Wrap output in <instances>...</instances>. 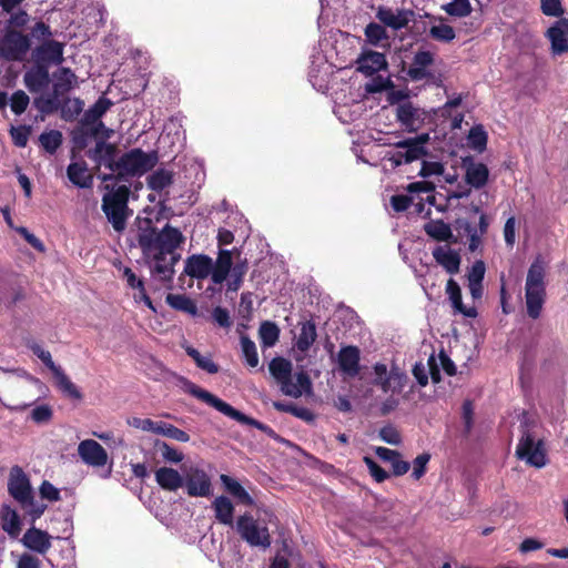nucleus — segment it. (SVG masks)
<instances>
[{"mask_svg":"<svg viewBox=\"0 0 568 568\" xmlns=\"http://www.w3.org/2000/svg\"><path fill=\"white\" fill-rule=\"evenodd\" d=\"M365 465L367 466L371 476L377 481L382 483L386 478H388L387 471H385L373 458L365 456L363 458Z\"/></svg>","mask_w":568,"mask_h":568,"instance_id":"nucleus-55","label":"nucleus"},{"mask_svg":"<svg viewBox=\"0 0 568 568\" xmlns=\"http://www.w3.org/2000/svg\"><path fill=\"white\" fill-rule=\"evenodd\" d=\"M465 180L469 186L481 189L486 185L489 178V170L484 163L469 161L465 163Z\"/></svg>","mask_w":568,"mask_h":568,"instance_id":"nucleus-26","label":"nucleus"},{"mask_svg":"<svg viewBox=\"0 0 568 568\" xmlns=\"http://www.w3.org/2000/svg\"><path fill=\"white\" fill-rule=\"evenodd\" d=\"M447 14L456 18H465L473 11L471 3L469 0H453L442 6Z\"/></svg>","mask_w":568,"mask_h":568,"instance_id":"nucleus-43","label":"nucleus"},{"mask_svg":"<svg viewBox=\"0 0 568 568\" xmlns=\"http://www.w3.org/2000/svg\"><path fill=\"white\" fill-rule=\"evenodd\" d=\"M398 121L409 131H417L424 123L426 113L410 102H404L397 106Z\"/></svg>","mask_w":568,"mask_h":568,"instance_id":"nucleus-17","label":"nucleus"},{"mask_svg":"<svg viewBox=\"0 0 568 568\" xmlns=\"http://www.w3.org/2000/svg\"><path fill=\"white\" fill-rule=\"evenodd\" d=\"M365 36L368 42L373 45H377L382 40L387 38L384 27L375 22L366 26Z\"/></svg>","mask_w":568,"mask_h":568,"instance_id":"nucleus-50","label":"nucleus"},{"mask_svg":"<svg viewBox=\"0 0 568 568\" xmlns=\"http://www.w3.org/2000/svg\"><path fill=\"white\" fill-rule=\"evenodd\" d=\"M52 539L53 537L47 531L31 527L24 532L21 542L31 551L44 555L51 548Z\"/></svg>","mask_w":568,"mask_h":568,"instance_id":"nucleus-16","label":"nucleus"},{"mask_svg":"<svg viewBox=\"0 0 568 568\" xmlns=\"http://www.w3.org/2000/svg\"><path fill=\"white\" fill-rule=\"evenodd\" d=\"M379 437L389 445H399L402 442L399 432L393 426L383 427L379 430Z\"/></svg>","mask_w":568,"mask_h":568,"instance_id":"nucleus-59","label":"nucleus"},{"mask_svg":"<svg viewBox=\"0 0 568 568\" xmlns=\"http://www.w3.org/2000/svg\"><path fill=\"white\" fill-rule=\"evenodd\" d=\"M430 459L429 454H420L413 462L412 477L416 480L422 478L426 473V466Z\"/></svg>","mask_w":568,"mask_h":568,"instance_id":"nucleus-56","label":"nucleus"},{"mask_svg":"<svg viewBox=\"0 0 568 568\" xmlns=\"http://www.w3.org/2000/svg\"><path fill=\"white\" fill-rule=\"evenodd\" d=\"M11 138L17 146L23 148L28 143L30 130L27 126H12L10 130Z\"/></svg>","mask_w":568,"mask_h":568,"instance_id":"nucleus-58","label":"nucleus"},{"mask_svg":"<svg viewBox=\"0 0 568 568\" xmlns=\"http://www.w3.org/2000/svg\"><path fill=\"white\" fill-rule=\"evenodd\" d=\"M154 448L161 453L163 459L168 463L179 464L184 459L183 453L163 440L156 439L154 442Z\"/></svg>","mask_w":568,"mask_h":568,"instance_id":"nucleus-45","label":"nucleus"},{"mask_svg":"<svg viewBox=\"0 0 568 568\" xmlns=\"http://www.w3.org/2000/svg\"><path fill=\"white\" fill-rule=\"evenodd\" d=\"M429 135L427 133L420 134L415 139H408L397 143L399 149L387 161L390 162L393 168L399 166L403 163H410L422 159L426 154L425 144L428 142Z\"/></svg>","mask_w":568,"mask_h":568,"instance_id":"nucleus-8","label":"nucleus"},{"mask_svg":"<svg viewBox=\"0 0 568 568\" xmlns=\"http://www.w3.org/2000/svg\"><path fill=\"white\" fill-rule=\"evenodd\" d=\"M39 141L43 149L49 153H54L62 142V134L52 130L40 135Z\"/></svg>","mask_w":568,"mask_h":568,"instance_id":"nucleus-48","label":"nucleus"},{"mask_svg":"<svg viewBox=\"0 0 568 568\" xmlns=\"http://www.w3.org/2000/svg\"><path fill=\"white\" fill-rule=\"evenodd\" d=\"M213 271V260L204 254H193L184 262V273L195 280H205Z\"/></svg>","mask_w":568,"mask_h":568,"instance_id":"nucleus-15","label":"nucleus"},{"mask_svg":"<svg viewBox=\"0 0 568 568\" xmlns=\"http://www.w3.org/2000/svg\"><path fill=\"white\" fill-rule=\"evenodd\" d=\"M29 47L26 36L17 31H9L0 42V53L8 60H21Z\"/></svg>","mask_w":568,"mask_h":568,"instance_id":"nucleus-11","label":"nucleus"},{"mask_svg":"<svg viewBox=\"0 0 568 568\" xmlns=\"http://www.w3.org/2000/svg\"><path fill=\"white\" fill-rule=\"evenodd\" d=\"M375 379L374 383L387 392H400L404 386L406 376L400 373L397 368L390 371L387 369L385 364L377 363L374 366Z\"/></svg>","mask_w":568,"mask_h":568,"instance_id":"nucleus-12","label":"nucleus"},{"mask_svg":"<svg viewBox=\"0 0 568 568\" xmlns=\"http://www.w3.org/2000/svg\"><path fill=\"white\" fill-rule=\"evenodd\" d=\"M37 62L44 64H60L63 61V44L50 40L42 43L34 52Z\"/></svg>","mask_w":568,"mask_h":568,"instance_id":"nucleus-20","label":"nucleus"},{"mask_svg":"<svg viewBox=\"0 0 568 568\" xmlns=\"http://www.w3.org/2000/svg\"><path fill=\"white\" fill-rule=\"evenodd\" d=\"M236 530L241 538L252 547L266 549L271 546L268 528L250 514L237 518Z\"/></svg>","mask_w":568,"mask_h":568,"instance_id":"nucleus-6","label":"nucleus"},{"mask_svg":"<svg viewBox=\"0 0 568 568\" xmlns=\"http://www.w3.org/2000/svg\"><path fill=\"white\" fill-rule=\"evenodd\" d=\"M485 264L483 261H476L468 272V283H483L485 276Z\"/></svg>","mask_w":568,"mask_h":568,"instance_id":"nucleus-60","label":"nucleus"},{"mask_svg":"<svg viewBox=\"0 0 568 568\" xmlns=\"http://www.w3.org/2000/svg\"><path fill=\"white\" fill-rule=\"evenodd\" d=\"M34 106L41 113H52L59 108V95L54 92L52 95H40L34 99Z\"/></svg>","mask_w":568,"mask_h":568,"instance_id":"nucleus-47","label":"nucleus"},{"mask_svg":"<svg viewBox=\"0 0 568 568\" xmlns=\"http://www.w3.org/2000/svg\"><path fill=\"white\" fill-rule=\"evenodd\" d=\"M129 187L120 185L109 190L102 199V211L116 232H122L129 217Z\"/></svg>","mask_w":568,"mask_h":568,"instance_id":"nucleus-4","label":"nucleus"},{"mask_svg":"<svg viewBox=\"0 0 568 568\" xmlns=\"http://www.w3.org/2000/svg\"><path fill=\"white\" fill-rule=\"evenodd\" d=\"M446 293L449 297L452 306L457 313H460L467 317H475L477 315L475 307H467L463 304L462 291L458 283L455 280H448L446 285Z\"/></svg>","mask_w":568,"mask_h":568,"instance_id":"nucleus-29","label":"nucleus"},{"mask_svg":"<svg viewBox=\"0 0 568 568\" xmlns=\"http://www.w3.org/2000/svg\"><path fill=\"white\" fill-rule=\"evenodd\" d=\"M138 242L143 255L153 261L152 272L162 281H171L181 255L175 250L184 242L180 230L166 224L160 232L150 219L139 221Z\"/></svg>","mask_w":568,"mask_h":568,"instance_id":"nucleus-1","label":"nucleus"},{"mask_svg":"<svg viewBox=\"0 0 568 568\" xmlns=\"http://www.w3.org/2000/svg\"><path fill=\"white\" fill-rule=\"evenodd\" d=\"M156 484L164 490L176 491L183 487V475L172 467H160L154 473Z\"/></svg>","mask_w":568,"mask_h":568,"instance_id":"nucleus-22","label":"nucleus"},{"mask_svg":"<svg viewBox=\"0 0 568 568\" xmlns=\"http://www.w3.org/2000/svg\"><path fill=\"white\" fill-rule=\"evenodd\" d=\"M435 261L449 274L459 272L462 257L458 251L452 248L448 244L438 245L433 251Z\"/></svg>","mask_w":568,"mask_h":568,"instance_id":"nucleus-18","label":"nucleus"},{"mask_svg":"<svg viewBox=\"0 0 568 568\" xmlns=\"http://www.w3.org/2000/svg\"><path fill=\"white\" fill-rule=\"evenodd\" d=\"M387 65L383 53L376 51L364 52L357 59V70L366 75H372Z\"/></svg>","mask_w":568,"mask_h":568,"instance_id":"nucleus-24","label":"nucleus"},{"mask_svg":"<svg viewBox=\"0 0 568 568\" xmlns=\"http://www.w3.org/2000/svg\"><path fill=\"white\" fill-rule=\"evenodd\" d=\"M377 19L385 26L398 30L407 26L409 19L408 13L402 10H393L381 7L376 13Z\"/></svg>","mask_w":568,"mask_h":568,"instance_id":"nucleus-28","label":"nucleus"},{"mask_svg":"<svg viewBox=\"0 0 568 568\" xmlns=\"http://www.w3.org/2000/svg\"><path fill=\"white\" fill-rule=\"evenodd\" d=\"M78 454L84 464L92 467H103L109 460L106 450L93 439L80 442Z\"/></svg>","mask_w":568,"mask_h":568,"instance_id":"nucleus-13","label":"nucleus"},{"mask_svg":"<svg viewBox=\"0 0 568 568\" xmlns=\"http://www.w3.org/2000/svg\"><path fill=\"white\" fill-rule=\"evenodd\" d=\"M316 327L312 322H305L301 325L300 335L296 339V347L300 352L305 353L310 349L316 339Z\"/></svg>","mask_w":568,"mask_h":568,"instance_id":"nucleus-37","label":"nucleus"},{"mask_svg":"<svg viewBox=\"0 0 568 568\" xmlns=\"http://www.w3.org/2000/svg\"><path fill=\"white\" fill-rule=\"evenodd\" d=\"M173 182V174L165 169L154 171L148 178V185L152 191L162 192L168 189Z\"/></svg>","mask_w":568,"mask_h":568,"instance_id":"nucleus-38","label":"nucleus"},{"mask_svg":"<svg viewBox=\"0 0 568 568\" xmlns=\"http://www.w3.org/2000/svg\"><path fill=\"white\" fill-rule=\"evenodd\" d=\"M155 434L162 435L164 437L174 439L180 443H186L190 440V436L186 432L162 420H159Z\"/></svg>","mask_w":568,"mask_h":568,"instance_id":"nucleus-42","label":"nucleus"},{"mask_svg":"<svg viewBox=\"0 0 568 568\" xmlns=\"http://www.w3.org/2000/svg\"><path fill=\"white\" fill-rule=\"evenodd\" d=\"M166 304L180 312L190 314L191 316L197 315V306L193 300L185 294H168L165 297Z\"/></svg>","mask_w":568,"mask_h":568,"instance_id":"nucleus-34","label":"nucleus"},{"mask_svg":"<svg viewBox=\"0 0 568 568\" xmlns=\"http://www.w3.org/2000/svg\"><path fill=\"white\" fill-rule=\"evenodd\" d=\"M179 383H180V387L187 394L194 396L195 398H197L199 400L205 403L206 405L215 408L217 412L222 413L223 415L241 423V424H245V425H250V426H253L262 432H264L265 434H267L270 437H274L275 436V432L268 427L267 425L265 424H262L261 422L252 418V417H248L246 415H244L243 413L236 410L235 408H233L230 404L223 402L222 399H220L219 397H216L215 395H213L212 393L199 387L197 385H195L194 383H192L191 381L184 378V377H180L179 378Z\"/></svg>","mask_w":568,"mask_h":568,"instance_id":"nucleus-2","label":"nucleus"},{"mask_svg":"<svg viewBox=\"0 0 568 568\" xmlns=\"http://www.w3.org/2000/svg\"><path fill=\"white\" fill-rule=\"evenodd\" d=\"M438 23H434L429 28V36L440 42H450L455 39L456 32L454 28L444 22L443 18L435 19Z\"/></svg>","mask_w":568,"mask_h":568,"instance_id":"nucleus-39","label":"nucleus"},{"mask_svg":"<svg viewBox=\"0 0 568 568\" xmlns=\"http://www.w3.org/2000/svg\"><path fill=\"white\" fill-rule=\"evenodd\" d=\"M50 77L47 67L39 65L24 74V84L30 92H40L49 85Z\"/></svg>","mask_w":568,"mask_h":568,"instance_id":"nucleus-27","label":"nucleus"},{"mask_svg":"<svg viewBox=\"0 0 568 568\" xmlns=\"http://www.w3.org/2000/svg\"><path fill=\"white\" fill-rule=\"evenodd\" d=\"M8 488L11 496L20 503L22 507L33 506L30 480L20 467L16 466L11 469Z\"/></svg>","mask_w":568,"mask_h":568,"instance_id":"nucleus-10","label":"nucleus"},{"mask_svg":"<svg viewBox=\"0 0 568 568\" xmlns=\"http://www.w3.org/2000/svg\"><path fill=\"white\" fill-rule=\"evenodd\" d=\"M337 363L346 377H355L359 373V349L356 346L342 347L337 354Z\"/></svg>","mask_w":568,"mask_h":568,"instance_id":"nucleus-19","label":"nucleus"},{"mask_svg":"<svg viewBox=\"0 0 568 568\" xmlns=\"http://www.w3.org/2000/svg\"><path fill=\"white\" fill-rule=\"evenodd\" d=\"M75 83V74L68 68H61L54 73L53 91L57 95H63L69 92Z\"/></svg>","mask_w":568,"mask_h":568,"instance_id":"nucleus-31","label":"nucleus"},{"mask_svg":"<svg viewBox=\"0 0 568 568\" xmlns=\"http://www.w3.org/2000/svg\"><path fill=\"white\" fill-rule=\"evenodd\" d=\"M260 339L264 348L272 347L280 337V328L272 322H263L258 329Z\"/></svg>","mask_w":568,"mask_h":568,"instance_id":"nucleus-41","label":"nucleus"},{"mask_svg":"<svg viewBox=\"0 0 568 568\" xmlns=\"http://www.w3.org/2000/svg\"><path fill=\"white\" fill-rule=\"evenodd\" d=\"M30 348L33 354L37 355L51 372L59 366L52 361L50 352L43 349L40 345L32 344Z\"/></svg>","mask_w":568,"mask_h":568,"instance_id":"nucleus-61","label":"nucleus"},{"mask_svg":"<svg viewBox=\"0 0 568 568\" xmlns=\"http://www.w3.org/2000/svg\"><path fill=\"white\" fill-rule=\"evenodd\" d=\"M215 518L223 525L233 524L234 506L232 501L224 496L216 497L213 501Z\"/></svg>","mask_w":568,"mask_h":568,"instance_id":"nucleus-35","label":"nucleus"},{"mask_svg":"<svg viewBox=\"0 0 568 568\" xmlns=\"http://www.w3.org/2000/svg\"><path fill=\"white\" fill-rule=\"evenodd\" d=\"M111 102L106 99H99L85 113L87 121H98L110 108Z\"/></svg>","mask_w":568,"mask_h":568,"instance_id":"nucleus-53","label":"nucleus"},{"mask_svg":"<svg viewBox=\"0 0 568 568\" xmlns=\"http://www.w3.org/2000/svg\"><path fill=\"white\" fill-rule=\"evenodd\" d=\"M51 373L53 375L57 387L62 392V394L73 399L82 398L79 388L75 386V384L72 383L61 366L55 367Z\"/></svg>","mask_w":568,"mask_h":568,"instance_id":"nucleus-30","label":"nucleus"},{"mask_svg":"<svg viewBox=\"0 0 568 568\" xmlns=\"http://www.w3.org/2000/svg\"><path fill=\"white\" fill-rule=\"evenodd\" d=\"M31 418L37 424L48 423L52 418V409L49 405H40L32 409Z\"/></svg>","mask_w":568,"mask_h":568,"instance_id":"nucleus-57","label":"nucleus"},{"mask_svg":"<svg viewBox=\"0 0 568 568\" xmlns=\"http://www.w3.org/2000/svg\"><path fill=\"white\" fill-rule=\"evenodd\" d=\"M242 355L246 362V365L254 368L258 365V354L255 343L247 336L243 335L240 339Z\"/></svg>","mask_w":568,"mask_h":568,"instance_id":"nucleus-44","label":"nucleus"},{"mask_svg":"<svg viewBox=\"0 0 568 568\" xmlns=\"http://www.w3.org/2000/svg\"><path fill=\"white\" fill-rule=\"evenodd\" d=\"M90 156L99 165L108 168L112 173L116 172L118 160H115L116 149L114 145L102 141L98 142L95 148L90 151Z\"/></svg>","mask_w":568,"mask_h":568,"instance_id":"nucleus-21","label":"nucleus"},{"mask_svg":"<svg viewBox=\"0 0 568 568\" xmlns=\"http://www.w3.org/2000/svg\"><path fill=\"white\" fill-rule=\"evenodd\" d=\"M467 139L468 144L477 151H483L487 143V134L481 126H474Z\"/></svg>","mask_w":568,"mask_h":568,"instance_id":"nucleus-49","label":"nucleus"},{"mask_svg":"<svg viewBox=\"0 0 568 568\" xmlns=\"http://www.w3.org/2000/svg\"><path fill=\"white\" fill-rule=\"evenodd\" d=\"M156 152H143L141 149H133L118 160L116 173L120 175H142L150 171L158 163Z\"/></svg>","mask_w":568,"mask_h":568,"instance_id":"nucleus-5","label":"nucleus"},{"mask_svg":"<svg viewBox=\"0 0 568 568\" xmlns=\"http://www.w3.org/2000/svg\"><path fill=\"white\" fill-rule=\"evenodd\" d=\"M2 520L3 530L7 531L10 536L17 537L21 529L18 514L14 510L6 507L3 509Z\"/></svg>","mask_w":568,"mask_h":568,"instance_id":"nucleus-46","label":"nucleus"},{"mask_svg":"<svg viewBox=\"0 0 568 568\" xmlns=\"http://www.w3.org/2000/svg\"><path fill=\"white\" fill-rule=\"evenodd\" d=\"M546 37L550 41L551 52L555 55L568 52V19L561 18L557 20L547 30Z\"/></svg>","mask_w":568,"mask_h":568,"instance_id":"nucleus-14","label":"nucleus"},{"mask_svg":"<svg viewBox=\"0 0 568 568\" xmlns=\"http://www.w3.org/2000/svg\"><path fill=\"white\" fill-rule=\"evenodd\" d=\"M128 425L143 432L155 434L159 420L150 418L130 417L126 420Z\"/></svg>","mask_w":568,"mask_h":568,"instance_id":"nucleus-52","label":"nucleus"},{"mask_svg":"<svg viewBox=\"0 0 568 568\" xmlns=\"http://www.w3.org/2000/svg\"><path fill=\"white\" fill-rule=\"evenodd\" d=\"M546 264L538 257L530 265L525 284L527 313L531 318L540 315L546 298Z\"/></svg>","mask_w":568,"mask_h":568,"instance_id":"nucleus-3","label":"nucleus"},{"mask_svg":"<svg viewBox=\"0 0 568 568\" xmlns=\"http://www.w3.org/2000/svg\"><path fill=\"white\" fill-rule=\"evenodd\" d=\"M67 174L69 180L79 187H90L92 184V176L89 174L85 163H71Z\"/></svg>","mask_w":568,"mask_h":568,"instance_id":"nucleus-32","label":"nucleus"},{"mask_svg":"<svg viewBox=\"0 0 568 568\" xmlns=\"http://www.w3.org/2000/svg\"><path fill=\"white\" fill-rule=\"evenodd\" d=\"M424 229L427 235L437 241H448L453 237L450 226L440 220L428 222Z\"/></svg>","mask_w":568,"mask_h":568,"instance_id":"nucleus-40","label":"nucleus"},{"mask_svg":"<svg viewBox=\"0 0 568 568\" xmlns=\"http://www.w3.org/2000/svg\"><path fill=\"white\" fill-rule=\"evenodd\" d=\"M271 375L280 384L281 388L292 376V364L283 357H275L268 364Z\"/></svg>","mask_w":568,"mask_h":568,"instance_id":"nucleus-33","label":"nucleus"},{"mask_svg":"<svg viewBox=\"0 0 568 568\" xmlns=\"http://www.w3.org/2000/svg\"><path fill=\"white\" fill-rule=\"evenodd\" d=\"M444 173V166L439 162H423L419 174L424 178L440 175Z\"/></svg>","mask_w":568,"mask_h":568,"instance_id":"nucleus-63","label":"nucleus"},{"mask_svg":"<svg viewBox=\"0 0 568 568\" xmlns=\"http://www.w3.org/2000/svg\"><path fill=\"white\" fill-rule=\"evenodd\" d=\"M220 480L225 487V489L235 498H237L241 503L245 505H253V498L250 496V494L243 488V486L235 480L234 478L227 476V475H221Z\"/></svg>","mask_w":568,"mask_h":568,"instance_id":"nucleus-36","label":"nucleus"},{"mask_svg":"<svg viewBox=\"0 0 568 568\" xmlns=\"http://www.w3.org/2000/svg\"><path fill=\"white\" fill-rule=\"evenodd\" d=\"M40 495L49 501H58L60 499V491L50 481L44 480L40 486Z\"/></svg>","mask_w":568,"mask_h":568,"instance_id":"nucleus-62","label":"nucleus"},{"mask_svg":"<svg viewBox=\"0 0 568 568\" xmlns=\"http://www.w3.org/2000/svg\"><path fill=\"white\" fill-rule=\"evenodd\" d=\"M232 265V252L229 250H221L215 263H213V271L211 272L212 282L214 284H222L230 275Z\"/></svg>","mask_w":568,"mask_h":568,"instance_id":"nucleus-25","label":"nucleus"},{"mask_svg":"<svg viewBox=\"0 0 568 568\" xmlns=\"http://www.w3.org/2000/svg\"><path fill=\"white\" fill-rule=\"evenodd\" d=\"M312 390V382L306 372L301 371L296 373L294 376H291L290 379L284 383L282 387V393L298 398L303 394H310Z\"/></svg>","mask_w":568,"mask_h":568,"instance_id":"nucleus-23","label":"nucleus"},{"mask_svg":"<svg viewBox=\"0 0 568 568\" xmlns=\"http://www.w3.org/2000/svg\"><path fill=\"white\" fill-rule=\"evenodd\" d=\"M540 10L547 17L559 18L565 13L561 0H540Z\"/></svg>","mask_w":568,"mask_h":568,"instance_id":"nucleus-51","label":"nucleus"},{"mask_svg":"<svg viewBox=\"0 0 568 568\" xmlns=\"http://www.w3.org/2000/svg\"><path fill=\"white\" fill-rule=\"evenodd\" d=\"M40 567H41L40 559L29 552L22 554L17 561V568H40Z\"/></svg>","mask_w":568,"mask_h":568,"instance_id":"nucleus-64","label":"nucleus"},{"mask_svg":"<svg viewBox=\"0 0 568 568\" xmlns=\"http://www.w3.org/2000/svg\"><path fill=\"white\" fill-rule=\"evenodd\" d=\"M29 101V97L23 91L14 92L10 99V106L12 112L18 115L22 114L26 111Z\"/></svg>","mask_w":568,"mask_h":568,"instance_id":"nucleus-54","label":"nucleus"},{"mask_svg":"<svg viewBox=\"0 0 568 568\" xmlns=\"http://www.w3.org/2000/svg\"><path fill=\"white\" fill-rule=\"evenodd\" d=\"M183 478V487L190 497H210L212 495V481L204 469L192 466L185 470Z\"/></svg>","mask_w":568,"mask_h":568,"instance_id":"nucleus-9","label":"nucleus"},{"mask_svg":"<svg viewBox=\"0 0 568 568\" xmlns=\"http://www.w3.org/2000/svg\"><path fill=\"white\" fill-rule=\"evenodd\" d=\"M516 455L528 465L541 468L547 464L544 442L536 438L530 432H524L517 445Z\"/></svg>","mask_w":568,"mask_h":568,"instance_id":"nucleus-7","label":"nucleus"}]
</instances>
